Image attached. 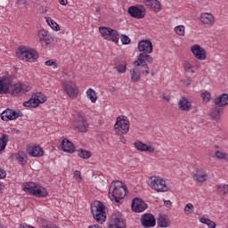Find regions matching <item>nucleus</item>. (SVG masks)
Segmentation results:
<instances>
[{"label": "nucleus", "instance_id": "f257e3e1", "mask_svg": "<svg viewBox=\"0 0 228 228\" xmlns=\"http://www.w3.org/2000/svg\"><path fill=\"white\" fill-rule=\"evenodd\" d=\"M153 59L151 55L141 53L137 60L134 61V67L129 70L130 79L132 83H138L142 76H149L151 69L148 63H152ZM147 62V63H146Z\"/></svg>", "mask_w": 228, "mask_h": 228}, {"label": "nucleus", "instance_id": "f03ea898", "mask_svg": "<svg viewBox=\"0 0 228 228\" xmlns=\"http://www.w3.org/2000/svg\"><path fill=\"white\" fill-rule=\"evenodd\" d=\"M127 193V187L120 181H114L109 189V199L113 204H118Z\"/></svg>", "mask_w": 228, "mask_h": 228}, {"label": "nucleus", "instance_id": "7ed1b4c3", "mask_svg": "<svg viewBox=\"0 0 228 228\" xmlns=\"http://www.w3.org/2000/svg\"><path fill=\"white\" fill-rule=\"evenodd\" d=\"M23 191L25 193H29L30 195L37 198H45L49 195V192L45 187L40 185V183L33 182L23 183Z\"/></svg>", "mask_w": 228, "mask_h": 228}, {"label": "nucleus", "instance_id": "20e7f679", "mask_svg": "<svg viewBox=\"0 0 228 228\" xmlns=\"http://www.w3.org/2000/svg\"><path fill=\"white\" fill-rule=\"evenodd\" d=\"M16 56H18L19 60L35 63L38 60V52L28 46H20L19 52L16 53Z\"/></svg>", "mask_w": 228, "mask_h": 228}, {"label": "nucleus", "instance_id": "39448f33", "mask_svg": "<svg viewBox=\"0 0 228 228\" xmlns=\"http://www.w3.org/2000/svg\"><path fill=\"white\" fill-rule=\"evenodd\" d=\"M91 212L97 224H104L106 222V206L102 202L94 201L91 205Z\"/></svg>", "mask_w": 228, "mask_h": 228}, {"label": "nucleus", "instance_id": "423d86ee", "mask_svg": "<svg viewBox=\"0 0 228 228\" xmlns=\"http://www.w3.org/2000/svg\"><path fill=\"white\" fill-rule=\"evenodd\" d=\"M148 185L151 190L159 193H165L168 190L167 181L161 176H150L148 179Z\"/></svg>", "mask_w": 228, "mask_h": 228}, {"label": "nucleus", "instance_id": "0eeeda50", "mask_svg": "<svg viewBox=\"0 0 228 228\" xmlns=\"http://www.w3.org/2000/svg\"><path fill=\"white\" fill-rule=\"evenodd\" d=\"M61 86L62 88L63 94L68 95L69 99H76V97L79 95V89L77 88V85H76L72 80H63L61 83Z\"/></svg>", "mask_w": 228, "mask_h": 228}, {"label": "nucleus", "instance_id": "6e6552de", "mask_svg": "<svg viewBox=\"0 0 228 228\" xmlns=\"http://www.w3.org/2000/svg\"><path fill=\"white\" fill-rule=\"evenodd\" d=\"M129 119L126 116H119L117 118L116 123L114 125V130L116 134L122 136L123 134H127L129 133Z\"/></svg>", "mask_w": 228, "mask_h": 228}, {"label": "nucleus", "instance_id": "1a4fd4ad", "mask_svg": "<svg viewBox=\"0 0 228 228\" xmlns=\"http://www.w3.org/2000/svg\"><path fill=\"white\" fill-rule=\"evenodd\" d=\"M128 14L133 19L142 20L145 19L147 15V8L143 4H135L128 7Z\"/></svg>", "mask_w": 228, "mask_h": 228}, {"label": "nucleus", "instance_id": "9d476101", "mask_svg": "<svg viewBox=\"0 0 228 228\" xmlns=\"http://www.w3.org/2000/svg\"><path fill=\"white\" fill-rule=\"evenodd\" d=\"M73 126L79 133H86L88 131V121L81 114H75L73 116Z\"/></svg>", "mask_w": 228, "mask_h": 228}, {"label": "nucleus", "instance_id": "9b49d317", "mask_svg": "<svg viewBox=\"0 0 228 228\" xmlns=\"http://www.w3.org/2000/svg\"><path fill=\"white\" fill-rule=\"evenodd\" d=\"M37 40L41 46L45 49H47L49 45H51V42H53V37L49 34V31L45 29H41L37 32Z\"/></svg>", "mask_w": 228, "mask_h": 228}, {"label": "nucleus", "instance_id": "f8f14e48", "mask_svg": "<svg viewBox=\"0 0 228 228\" xmlns=\"http://www.w3.org/2000/svg\"><path fill=\"white\" fill-rule=\"evenodd\" d=\"M137 49L141 53L139 54H151L154 51V45H152V41L151 39H142L138 42Z\"/></svg>", "mask_w": 228, "mask_h": 228}, {"label": "nucleus", "instance_id": "ddd939ff", "mask_svg": "<svg viewBox=\"0 0 228 228\" xmlns=\"http://www.w3.org/2000/svg\"><path fill=\"white\" fill-rule=\"evenodd\" d=\"M4 122H10V120H17L20 117H22V112L20 110H13L12 109H6L0 115Z\"/></svg>", "mask_w": 228, "mask_h": 228}, {"label": "nucleus", "instance_id": "4468645a", "mask_svg": "<svg viewBox=\"0 0 228 228\" xmlns=\"http://www.w3.org/2000/svg\"><path fill=\"white\" fill-rule=\"evenodd\" d=\"M191 53H192L194 58L196 60H200L203 61L208 58V53L204 47L200 46V45H193L191 46Z\"/></svg>", "mask_w": 228, "mask_h": 228}, {"label": "nucleus", "instance_id": "2eb2a0df", "mask_svg": "<svg viewBox=\"0 0 228 228\" xmlns=\"http://www.w3.org/2000/svg\"><path fill=\"white\" fill-rule=\"evenodd\" d=\"M12 90V79L8 76L0 77V95H6Z\"/></svg>", "mask_w": 228, "mask_h": 228}, {"label": "nucleus", "instance_id": "dca6fc26", "mask_svg": "<svg viewBox=\"0 0 228 228\" xmlns=\"http://www.w3.org/2000/svg\"><path fill=\"white\" fill-rule=\"evenodd\" d=\"M135 149L139 151V152H150L152 154V152L156 151V148L154 147V144L151 142H148L146 143L142 142V141H136L134 143Z\"/></svg>", "mask_w": 228, "mask_h": 228}, {"label": "nucleus", "instance_id": "f3484780", "mask_svg": "<svg viewBox=\"0 0 228 228\" xmlns=\"http://www.w3.org/2000/svg\"><path fill=\"white\" fill-rule=\"evenodd\" d=\"M109 228H126V222L120 215H112L108 224Z\"/></svg>", "mask_w": 228, "mask_h": 228}, {"label": "nucleus", "instance_id": "a211bd4d", "mask_svg": "<svg viewBox=\"0 0 228 228\" xmlns=\"http://www.w3.org/2000/svg\"><path fill=\"white\" fill-rule=\"evenodd\" d=\"M27 152L31 158H42L45 154L44 149L38 144L28 146Z\"/></svg>", "mask_w": 228, "mask_h": 228}, {"label": "nucleus", "instance_id": "6ab92c4d", "mask_svg": "<svg viewBox=\"0 0 228 228\" xmlns=\"http://www.w3.org/2000/svg\"><path fill=\"white\" fill-rule=\"evenodd\" d=\"M200 21L203 26H208L211 28L215 24V15L211 12H201L200 15Z\"/></svg>", "mask_w": 228, "mask_h": 228}, {"label": "nucleus", "instance_id": "aec40b11", "mask_svg": "<svg viewBox=\"0 0 228 228\" xmlns=\"http://www.w3.org/2000/svg\"><path fill=\"white\" fill-rule=\"evenodd\" d=\"M147 209V204L142 199L135 198L132 201V211L134 213H143Z\"/></svg>", "mask_w": 228, "mask_h": 228}, {"label": "nucleus", "instance_id": "412c9836", "mask_svg": "<svg viewBox=\"0 0 228 228\" xmlns=\"http://www.w3.org/2000/svg\"><path fill=\"white\" fill-rule=\"evenodd\" d=\"M142 227H154L156 225V217L152 214H144L141 217Z\"/></svg>", "mask_w": 228, "mask_h": 228}, {"label": "nucleus", "instance_id": "4be33fe9", "mask_svg": "<svg viewBox=\"0 0 228 228\" xmlns=\"http://www.w3.org/2000/svg\"><path fill=\"white\" fill-rule=\"evenodd\" d=\"M144 4L149 10H151V12H154L155 13H159V12L163 10V5H161L159 0H146Z\"/></svg>", "mask_w": 228, "mask_h": 228}, {"label": "nucleus", "instance_id": "5701e85b", "mask_svg": "<svg viewBox=\"0 0 228 228\" xmlns=\"http://www.w3.org/2000/svg\"><path fill=\"white\" fill-rule=\"evenodd\" d=\"M178 108L181 111H191V101L183 96L178 101Z\"/></svg>", "mask_w": 228, "mask_h": 228}, {"label": "nucleus", "instance_id": "b1692460", "mask_svg": "<svg viewBox=\"0 0 228 228\" xmlns=\"http://www.w3.org/2000/svg\"><path fill=\"white\" fill-rule=\"evenodd\" d=\"M193 179L196 183H206L208 181V173L202 168L197 169L193 174Z\"/></svg>", "mask_w": 228, "mask_h": 228}, {"label": "nucleus", "instance_id": "393cba45", "mask_svg": "<svg viewBox=\"0 0 228 228\" xmlns=\"http://www.w3.org/2000/svg\"><path fill=\"white\" fill-rule=\"evenodd\" d=\"M61 147L62 151L68 154H74V152H76V146L67 138L62 140Z\"/></svg>", "mask_w": 228, "mask_h": 228}, {"label": "nucleus", "instance_id": "a878e982", "mask_svg": "<svg viewBox=\"0 0 228 228\" xmlns=\"http://www.w3.org/2000/svg\"><path fill=\"white\" fill-rule=\"evenodd\" d=\"M157 224L159 227H162V228L170 227L171 225L170 217H168V216L167 215L160 216L157 220Z\"/></svg>", "mask_w": 228, "mask_h": 228}, {"label": "nucleus", "instance_id": "bb28decb", "mask_svg": "<svg viewBox=\"0 0 228 228\" xmlns=\"http://www.w3.org/2000/svg\"><path fill=\"white\" fill-rule=\"evenodd\" d=\"M214 102L216 106L223 108L224 106H227L228 104V94H224L216 98H215Z\"/></svg>", "mask_w": 228, "mask_h": 228}, {"label": "nucleus", "instance_id": "cd10ccee", "mask_svg": "<svg viewBox=\"0 0 228 228\" xmlns=\"http://www.w3.org/2000/svg\"><path fill=\"white\" fill-rule=\"evenodd\" d=\"M8 142H10V136L6 134H3L0 137V154L4 152V149H6Z\"/></svg>", "mask_w": 228, "mask_h": 228}, {"label": "nucleus", "instance_id": "c85d7f7f", "mask_svg": "<svg viewBox=\"0 0 228 228\" xmlns=\"http://www.w3.org/2000/svg\"><path fill=\"white\" fill-rule=\"evenodd\" d=\"M45 19L46 24H48V26H50V28L53 31H60L61 29L60 28V24H58L54 20H53V18L46 16V17H45Z\"/></svg>", "mask_w": 228, "mask_h": 228}, {"label": "nucleus", "instance_id": "c756f323", "mask_svg": "<svg viewBox=\"0 0 228 228\" xmlns=\"http://www.w3.org/2000/svg\"><path fill=\"white\" fill-rule=\"evenodd\" d=\"M119 39H120V35L118 34V31H117L113 28H110V33H109V37H107L106 40L118 44Z\"/></svg>", "mask_w": 228, "mask_h": 228}, {"label": "nucleus", "instance_id": "7c9ffc66", "mask_svg": "<svg viewBox=\"0 0 228 228\" xmlns=\"http://www.w3.org/2000/svg\"><path fill=\"white\" fill-rule=\"evenodd\" d=\"M77 154L78 158H81L82 159H90V158H92V151H86L83 148L78 149L77 151Z\"/></svg>", "mask_w": 228, "mask_h": 228}, {"label": "nucleus", "instance_id": "2f4dec72", "mask_svg": "<svg viewBox=\"0 0 228 228\" xmlns=\"http://www.w3.org/2000/svg\"><path fill=\"white\" fill-rule=\"evenodd\" d=\"M86 97L87 99H89V101H91V102L95 103L97 102V93L95 92V90L92 89V88H88L86 92Z\"/></svg>", "mask_w": 228, "mask_h": 228}, {"label": "nucleus", "instance_id": "473e14b6", "mask_svg": "<svg viewBox=\"0 0 228 228\" xmlns=\"http://www.w3.org/2000/svg\"><path fill=\"white\" fill-rule=\"evenodd\" d=\"M23 106H25V108H38L40 105L38 104V102H37L35 96L32 95L28 101L23 103Z\"/></svg>", "mask_w": 228, "mask_h": 228}, {"label": "nucleus", "instance_id": "72a5a7b5", "mask_svg": "<svg viewBox=\"0 0 228 228\" xmlns=\"http://www.w3.org/2000/svg\"><path fill=\"white\" fill-rule=\"evenodd\" d=\"M200 224H204L208 228H216V223H215V221H213L209 218L201 217V218H200Z\"/></svg>", "mask_w": 228, "mask_h": 228}, {"label": "nucleus", "instance_id": "f704fd0d", "mask_svg": "<svg viewBox=\"0 0 228 228\" xmlns=\"http://www.w3.org/2000/svg\"><path fill=\"white\" fill-rule=\"evenodd\" d=\"M174 31L178 37H184L186 35V27L184 25H178L174 28Z\"/></svg>", "mask_w": 228, "mask_h": 228}, {"label": "nucleus", "instance_id": "c9c22d12", "mask_svg": "<svg viewBox=\"0 0 228 228\" xmlns=\"http://www.w3.org/2000/svg\"><path fill=\"white\" fill-rule=\"evenodd\" d=\"M14 158H16L17 161H19V163H21V165H24L26 163V152H24L23 151H20L16 154H14Z\"/></svg>", "mask_w": 228, "mask_h": 228}, {"label": "nucleus", "instance_id": "e433bc0d", "mask_svg": "<svg viewBox=\"0 0 228 228\" xmlns=\"http://www.w3.org/2000/svg\"><path fill=\"white\" fill-rule=\"evenodd\" d=\"M34 98H36V101L37 102V104H44L47 101V96L42 93H36L34 94Z\"/></svg>", "mask_w": 228, "mask_h": 228}, {"label": "nucleus", "instance_id": "4c0bfd02", "mask_svg": "<svg viewBox=\"0 0 228 228\" xmlns=\"http://www.w3.org/2000/svg\"><path fill=\"white\" fill-rule=\"evenodd\" d=\"M183 69L185 72H189V74H195V69L193 68V64L190 61H186L183 63Z\"/></svg>", "mask_w": 228, "mask_h": 228}, {"label": "nucleus", "instance_id": "58836bf2", "mask_svg": "<svg viewBox=\"0 0 228 228\" xmlns=\"http://www.w3.org/2000/svg\"><path fill=\"white\" fill-rule=\"evenodd\" d=\"M20 94H22V84H15L13 89L12 90V95L17 97V95H20Z\"/></svg>", "mask_w": 228, "mask_h": 228}, {"label": "nucleus", "instance_id": "ea45409f", "mask_svg": "<svg viewBox=\"0 0 228 228\" xmlns=\"http://www.w3.org/2000/svg\"><path fill=\"white\" fill-rule=\"evenodd\" d=\"M216 190L221 195H228V185L225 183L217 184Z\"/></svg>", "mask_w": 228, "mask_h": 228}, {"label": "nucleus", "instance_id": "a19ab883", "mask_svg": "<svg viewBox=\"0 0 228 228\" xmlns=\"http://www.w3.org/2000/svg\"><path fill=\"white\" fill-rule=\"evenodd\" d=\"M111 28L108 27H100L99 28V32L101 33L102 38L106 40L107 38H110L109 33L110 31Z\"/></svg>", "mask_w": 228, "mask_h": 228}, {"label": "nucleus", "instance_id": "79ce46f5", "mask_svg": "<svg viewBox=\"0 0 228 228\" xmlns=\"http://www.w3.org/2000/svg\"><path fill=\"white\" fill-rule=\"evenodd\" d=\"M115 69L119 74H126L127 71V64L126 62L119 63L116 65Z\"/></svg>", "mask_w": 228, "mask_h": 228}, {"label": "nucleus", "instance_id": "37998d69", "mask_svg": "<svg viewBox=\"0 0 228 228\" xmlns=\"http://www.w3.org/2000/svg\"><path fill=\"white\" fill-rule=\"evenodd\" d=\"M215 156L217 159H224L225 161H228V154L222 151H216Z\"/></svg>", "mask_w": 228, "mask_h": 228}, {"label": "nucleus", "instance_id": "c03bdc74", "mask_svg": "<svg viewBox=\"0 0 228 228\" xmlns=\"http://www.w3.org/2000/svg\"><path fill=\"white\" fill-rule=\"evenodd\" d=\"M45 65H46V67H52V69H58V67H60L58 62L56 61H53V60L46 61L45 62Z\"/></svg>", "mask_w": 228, "mask_h": 228}, {"label": "nucleus", "instance_id": "a18cd8bd", "mask_svg": "<svg viewBox=\"0 0 228 228\" xmlns=\"http://www.w3.org/2000/svg\"><path fill=\"white\" fill-rule=\"evenodd\" d=\"M194 211L193 204L187 203L184 208V213L185 215H191Z\"/></svg>", "mask_w": 228, "mask_h": 228}, {"label": "nucleus", "instance_id": "49530a36", "mask_svg": "<svg viewBox=\"0 0 228 228\" xmlns=\"http://www.w3.org/2000/svg\"><path fill=\"white\" fill-rule=\"evenodd\" d=\"M73 179L77 183H81V181H83V176H81V171H78V170L74 171Z\"/></svg>", "mask_w": 228, "mask_h": 228}, {"label": "nucleus", "instance_id": "de8ad7c7", "mask_svg": "<svg viewBox=\"0 0 228 228\" xmlns=\"http://www.w3.org/2000/svg\"><path fill=\"white\" fill-rule=\"evenodd\" d=\"M201 99H202L203 102H209L211 101V94H209V92L202 93Z\"/></svg>", "mask_w": 228, "mask_h": 228}, {"label": "nucleus", "instance_id": "09e8293b", "mask_svg": "<svg viewBox=\"0 0 228 228\" xmlns=\"http://www.w3.org/2000/svg\"><path fill=\"white\" fill-rule=\"evenodd\" d=\"M210 115L213 118H220V109L218 108L212 109Z\"/></svg>", "mask_w": 228, "mask_h": 228}, {"label": "nucleus", "instance_id": "8fccbe9b", "mask_svg": "<svg viewBox=\"0 0 228 228\" xmlns=\"http://www.w3.org/2000/svg\"><path fill=\"white\" fill-rule=\"evenodd\" d=\"M121 42L123 44V45H127L129 44H131V38H129V37L123 35L121 36Z\"/></svg>", "mask_w": 228, "mask_h": 228}, {"label": "nucleus", "instance_id": "3c124183", "mask_svg": "<svg viewBox=\"0 0 228 228\" xmlns=\"http://www.w3.org/2000/svg\"><path fill=\"white\" fill-rule=\"evenodd\" d=\"M31 90V86L28 84H21V93L26 94Z\"/></svg>", "mask_w": 228, "mask_h": 228}, {"label": "nucleus", "instance_id": "603ef678", "mask_svg": "<svg viewBox=\"0 0 228 228\" xmlns=\"http://www.w3.org/2000/svg\"><path fill=\"white\" fill-rule=\"evenodd\" d=\"M182 83L183 86H190V85H191V77L185 78L182 80Z\"/></svg>", "mask_w": 228, "mask_h": 228}, {"label": "nucleus", "instance_id": "864d4df0", "mask_svg": "<svg viewBox=\"0 0 228 228\" xmlns=\"http://www.w3.org/2000/svg\"><path fill=\"white\" fill-rule=\"evenodd\" d=\"M109 92L112 95H115V94H117V88L115 86H109Z\"/></svg>", "mask_w": 228, "mask_h": 228}, {"label": "nucleus", "instance_id": "5fc2aeb1", "mask_svg": "<svg viewBox=\"0 0 228 228\" xmlns=\"http://www.w3.org/2000/svg\"><path fill=\"white\" fill-rule=\"evenodd\" d=\"M6 177V171L0 168V179H4Z\"/></svg>", "mask_w": 228, "mask_h": 228}, {"label": "nucleus", "instance_id": "6e6d98bb", "mask_svg": "<svg viewBox=\"0 0 228 228\" xmlns=\"http://www.w3.org/2000/svg\"><path fill=\"white\" fill-rule=\"evenodd\" d=\"M59 3L61 6H67V4H69V0H59Z\"/></svg>", "mask_w": 228, "mask_h": 228}, {"label": "nucleus", "instance_id": "4d7b16f0", "mask_svg": "<svg viewBox=\"0 0 228 228\" xmlns=\"http://www.w3.org/2000/svg\"><path fill=\"white\" fill-rule=\"evenodd\" d=\"M162 99L168 102V101H170V95H167V94H162Z\"/></svg>", "mask_w": 228, "mask_h": 228}, {"label": "nucleus", "instance_id": "13d9d810", "mask_svg": "<svg viewBox=\"0 0 228 228\" xmlns=\"http://www.w3.org/2000/svg\"><path fill=\"white\" fill-rule=\"evenodd\" d=\"M41 228H58V227L54 224H45V225H43Z\"/></svg>", "mask_w": 228, "mask_h": 228}, {"label": "nucleus", "instance_id": "bf43d9fd", "mask_svg": "<svg viewBox=\"0 0 228 228\" xmlns=\"http://www.w3.org/2000/svg\"><path fill=\"white\" fill-rule=\"evenodd\" d=\"M164 204L167 208H172V201L170 200H166Z\"/></svg>", "mask_w": 228, "mask_h": 228}, {"label": "nucleus", "instance_id": "052dcab7", "mask_svg": "<svg viewBox=\"0 0 228 228\" xmlns=\"http://www.w3.org/2000/svg\"><path fill=\"white\" fill-rule=\"evenodd\" d=\"M18 4H26V0H17Z\"/></svg>", "mask_w": 228, "mask_h": 228}, {"label": "nucleus", "instance_id": "680f3d73", "mask_svg": "<svg viewBox=\"0 0 228 228\" xmlns=\"http://www.w3.org/2000/svg\"><path fill=\"white\" fill-rule=\"evenodd\" d=\"M120 142H122V143H126V139L124 137H122Z\"/></svg>", "mask_w": 228, "mask_h": 228}, {"label": "nucleus", "instance_id": "e2e57ef3", "mask_svg": "<svg viewBox=\"0 0 228 228\" xmlns=\"http://www.w3.org/2000/svg\"><path fill=\"white\" fill-rule=\"evenodd\" d=\"M3 191V183H1V182H0V191Z\"/></svg>", "mask_w": 228, "mask_h": 228}, {"label": "nucleus", "instance_id": "0e129e2a", "mask_svg": "<svg viewBox=\"0 0 228 228\" xmlns=\"http://www.w3.org/2000/svg\"><path fill=\"white\" fill-rule=\"evenodd\" d=\"M0 228H4V226H3V224H0Z\"/></svg>", "mask_w": 228, "mask_h": 228}, {"label": "nucleus", "instance_id": "69168bd1", "mask_svg": "<svg viewBox=\"0 0 228 228\" xmlns=\"http://www.w3.org/2000/svg\"><path fill=\"white\" fill-rule=\"evenodd\" d=\"M143 3L146 4V3H147V0H143Z\"/></svg>", "mask_w": 228, "mask_h": 228}, {"label": "nucleus", "instance_id": "338daca9", "mask_svg": "<svg viewBox=\"0 0 228 228\" xmlns=\"http://www.w3.org/2000/svg\"><path fill=\"white\" fill-rule=\"evenodd\" d=\"M151 76H154V73H151Z\"/></svg>", "mask_w": 228, "mask_h": 228}]
</instances>
